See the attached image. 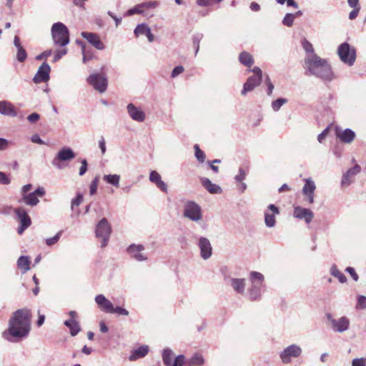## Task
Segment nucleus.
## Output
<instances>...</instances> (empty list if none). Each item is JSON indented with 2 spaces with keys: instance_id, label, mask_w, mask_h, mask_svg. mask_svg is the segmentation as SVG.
I'll list each match as a JSON object with an SVG mask.
<instances>
[{
  "instance_id": "obj_1",
  "label": "nucleus",
  "mask_w": 366,
  "mask_h": 366,
  "mask_svg": "<svg viewBox=\"0 0 366 366\" xmlns=\"http://www.w3.org/2000/svg\"><path fill=\"white\" fill-rule=\"evenodd\" d=\"M31 323L30 310L26 308L17 310L11 315L8 329L3 332L2 336L11 342H18L29 335Z\"/></svg>"
},
{
  "instance_id": "obj_2",
  "label": "nucleus",
  "mask_w": 366,
  "mask_h": 366,
  "mask_svg": "<svg viewBox=\"0 0 366 366\" xmlns=\"http://www.w3.org/2000/svg\"><path fill=\"white\" fill-rule=\"evenodd\" d=\"M307 74L315 76L323 81H331L335 78L330 65L325 59H321L317 54H311L305 60Z\"/></svg>"
},
{
  "instance_id": "obj_3",
  "label": "nucleus",
  "mask_w": 366,
  "mask_h": 366,
  "mask_svg": "<svg viewBox=\"0 0 366 366\" xmlns=\"http://www.w3.org/2000/svg\"><path fill=\"white\" fill-rule=\"evenodd\" d=\"M264 277L258 272H251L249 274L250 287L248 290L249 298L252 301L259 300L262 288L264 285Z\"/></svg>"
},
{
  "instance_id": "obj_4",
  "label": "nucleus",
  "mask_w": 366,
  "mask_h": 366,
  "mask_svg": "<svg viewBox=\"0 0 366 366\" xmlns=\"http://www.w3.org/2000/svg\"><path fill=\"white\" fill-rule=\"evenodd\" d=\"M51 33L55 45L65 46L69 44V31L63 23H54L51 26Z\"/></svg>"
},
{
  "instance_id": "obj_5",
  "label": "nucleus",
  "mask_w": 366,
  "mask_h": 366,
  "mask_svg": "<svg viewBox=\"0 0 366 366\" xmlns=\"http://www.w3.org/2000/svg\"><path fill=\"white\" fill-rule=\"evenodd\" d=\"M337 54L340 60L345 64L351 66L356 60V49L348 43L341 44L337 49Z\"/></svg>"
},
{
  "instance_id": "obj_6",
  "label": "nucleus",
  "mask_w": 366,
  "mask_h": 366,
  "mask_svg": "<svg viewBox=\"0 0 366 366\" xmlns=\"http://www.w3.org/2000/svg\"><path fill=\"white\" fill-rule=\"evenodd\" d=\"M183 215L184 217L194 222H198L202 220L203 218L201 207L193 201H187L185 202Z\"/></svg>"
},
{
  "instance_id": "obj_7",
  "label": "nucleus",
  "mask_w": 366,
  "mask_h": 366,
  "mask_svg": "<svg viewBox=\"0 0 366 366\" xmlns=\"http://www.w3.org/2000/svg\"><path fill=\"white\" fill-rule=\"evenodd\" d=\"M112 232L111 225L106 218H102L96 227V237L102 239V247L107 245Z\"/></svg>"
},
{
  "instance_id": "obj_8",
  "label": "nucleus",
  "mask_w": 366,
  "mask_h": 366,
  "mask_svg": "<svg viewBox=\"0 0 366 366\" xmlns=\"http://www.w3.org/2000/svg\"><path fill=\"white\" fill-rule=\"evenodd\" d=\"M87 82L99 93H104L107 90L108 86L107 77L99 73L90 74L87 78Z\"/></svg>"
},
{
  "instance_id": "obj_9",
  "label": "nucleus",
  "mask_w": 366,
  "mask_h": 366,
  "mask_svg": "<svg viewBox=\"0 0 366 366\" xmlns=\"http://www.w3.org/2000/svg\"><path fill=\"white\" fill-rule=\"evenodd\" d=\"M302 350L299 345L292 344L280 352V358L282 363L290 364L292 358L299 357L302 355Z\"/></svg>"
},
{
  "instance_id": "obj_10",
  "label": "nucleus",
  "mask_w": 366,
  "mask_h": 366,
  "mask_svg": "<svg viewBox=\"0 0 366 366\" xmlns=\"http://www.w3.org/2000/svg\"><path fill=\"white\" fill-rule=\"evenodd\" d=\"M17 219L20 222V226L18 228V233L21 234L27 227H29L31 221L29 216L27 214V211L23 207H19L14 209Z\"/></svg>"
},
{
  "instance_id": "obj_11",
  "label": "nucleus",
  "mask_w": 366,
  "mask_h": 366,
  "mask_svg": "<svg viewBox=\"0 0 366 366\" xmlns=\"http://www.w3.org/2000/svg\"><path fill=\"white\" fill-rule=\"evenodd\" d=\"M173 352L170 349H164L162 352V360L165 366H183L184 363V356L178 355L172 362Z\"/></svg>"
},
{
  "instance_id": "obj_12",
  "label": "nucleus",
  "mask_w": 366,
  "mask_h": 366,
  "mask_svg": "<svg viewBox=\"0 0 366 366\" xmlns=\"http://www.w3.org/2000/svg\"><path fill=\"white\" fill-rule=\"evenodd\" d=\"M50 70V66L46 62H44L34 76L33 81L35 84L47 81L49 79Z\"/></svg>"
},
{
  "instance_id": "obj_13",
  "label": "nucleus",
  "mask_w": 366,
  "mask_h": 366,
  "mask_svg": "<svg viewBox=\"0 0 366 366\" xmlns=\"http://www.w3.org/2000/svg\"><path fill=\"white\" fill-rule=\"evenodd\" d=\"M81 36L97 49L103 50L104 49V44L101 41L99 36L97 34L82 31L81 33Z\"/></svg>"
},
{
  "instance_id": "obj_14",
  "label": "nucleus",
  "mask_w": 366,
  "mask_h": 366,
  "mask_svg": "<svg viewBox=\"0 0 366 366\" xmlns=\"http://www.w3.org/2000/svg\"><path fill=\"white\" fill-rule=\"evenodd\" d=\"M198 247L202 259H208L212 256V247L210 241L207 238L200 237L198 242Z\"/></svg>"
},
{
  "instance_id": "obj_15",
  "label": "nucleus",
  "mask_w": 366,
  "mask_h": 366,
  "mask_svg": "<svg viewBox=\"0 0 366 366\" xmlns=\"http://www.w3.org/2000/svg\"><path fill=\"white\" fill-rule=\"evenodd\" d=\"M127 112L129 117L137 122H143L146 119V114L143 110L136 107L134 104L129 103L127 106Z\"/></svg>"
},
{
  "instance_id": "obj_16",
  "label": "nucleus",
  "mask_w": 366,
  "mask_h": 366,
  "mask_svg": "<svg viewBox=\"0 0 366 366\" xmlns=\"http://www.w3.org/2000/svg\"><path fill=\"white\" fill-rule=\"evenodd\" d=\"M335 134L341 142L345 144H350L355 137V133L352 129H342L337 127L335 128Z\"/></svg>"
},
{
  "instance_id": "obj_17",
  "label": "nucleus",
  "mask_w": 366,
  "mask_h": 366,
  "mask_svg": "<svg viewBox=\"0 0 366 366\" xmlns=\"http://www.w3.org/2000/svg\"><path fill=\"white\" fill-rule=\"evenodd\" d=\"M293 215L295 218L304 219L307 224H310L314 217V213L310 209L300 206L295 207Z\"/></svg>"
},
{
  "instance_id": "obj_18",
  "label": "nucleus",
  "mask_w": 366,
  "mask_h": 366,
  "mask_svg": "<svg viewBox=\"0 0 366 366\" xmlns=\"http://www.w3.org/2000/svg\"><path fill=\"white\" fill-rule=\"evenodd\" d=\"M305 185L302 188V193L310 204L314 202V193L316 189L315 182L310 179H305Z\"/></svg>"
},
{
  "instance_id": "obj_19",
  "label": "nucleus",
  "mask_w": 366,
  "mask_h": 366,
  "mask_svg": "<svg viewBox=\"0 0 366 366\" xmlns=\"http://www.w3.org/2000/svg\"><path fill=\"white\" fill-rule=\"evenodd\" d=\"M144 247L142 244H132L127 248V252L130 256L137 261H144L147 259V256L142 253Z\"/></svg>"
},
{
  "instance_id": "obj_20",
  "label": "nucleus",
  "mask_w": 366,
  "mask_h": 366,
  "mask_svg": "<svg viewBox=\"0 0 366 366\" xmlns=\"http://www.w3.org/2000/svg\"><path fill=\"white\" fill-rule=\"evenodd\" d=\"M350 320L347 317H342L336 320H332L331 328L336 332H344L349 329Z\"/></svg>"
},
{
  "instance_id": "obj_21",
  "label": "nucleus",
  "mask_w": 366,
  "mask_h": 366,
  "mask_svg": "<svg viewBox=\"0 0 366 366\" xmlns=\"http://www.w3.org/2000/svg\"><path fill=\"white\" fill-rule=\"evenodd\" d=\"M361 171V167L358 164H355L353 167L349 169L342 175L341 184L342 186H349L352 182V178Z\"/></svg>"
},
{
  "instance_id": "obj_22",
  "label": "nucleus",
  "mask_w": 366,
  "mask_h": 366,
  "mask_svg": "<svg viewBox=\"0 0 366 366\" xmlns=\"http://www.w3.org/2000/svg\"><path fill=\"white\" fill-rule=\"evenodd\" d=\"M95 302L100 310L107 313H112L113 304L104 295H98L95 297Z\"/></svg>"
},
{
  "instance_id": "obj_23",
  "label": "nucleus",
  "mask_w": 366,
  "mask_h": 366,
  "mask_svg": "<svg viewBox=\"0 0 366 366\" xmlns=\"http://www.w3.org/2000/svg\"><path fill=\"white\" fill-rule=\"evenodd\" d=\"M76 157V154L70 147H64L61 148L55 157V162L56 160H61L62 162H70Z\"/></svg>"
},
{
  "instance_id": "obj_24",
  "label": "nucleus",
  "mask_w": 366,
  "mask_h": 366,
  "mask_svg": "<svg viewBox=\"0 0 366 366\" xmlns=\"http://www.w3.org/2000/svg\"><path fill=\"white\" fill-rule=\"evenodd\" d=\"M134 33L136 37H139L140 35H145L149 42H153L154 40V36L152 34L151 29L146 24H138Z\"/></svg>"
},
{
  "instance_id": "obj_25",
  "label": "nucleus",
  "mask_w": 366,
  "mask_h": 366,
  "mask_svg": "<svg viewBox=\"0 0 366 366\" xmlns=\"http://www.w3.org/2000/svg\"><path fill=\"white\" fill-rule=\"evenodd\" d=\"M262 79L259 76H250L247 79L246 82L244 84L243 89L242 90V94L245 95L247 92L252 91L255 87L259 85Z\"/></svg>"
},
{
  "instance_id": "obj_26",
  "label": "nucleus",
  "mask_w": 366,
  "mask_h": 366,
  "mask_svg": "<svg viewBox=\"0 0 366 366\" xmlns=\"http://www.w3.org/2000/svg\"><path fill=\"white\" fill-rule=\"evenodd\" d=\"M14 45L17 49L16 59L19 62H24L27 58V52L21 44L20 39L18 36L14 38Z\"/></svg>"
},
{
  "instance_id": "obj_27",
  "label": "nucleus",
  "mask_w": 366,
  "mask_h": 366,
  "mask_svg": "<svg viewBox=\"0 0 366 366\" xmlns=\"http://www.w3.org/2000/svg\"><path fill=\"white\" fill-rule=\"evenodd\" d=\"M268 209L272 212V214L268 212L264 213V222L267 227H273L275 225L276 219L274 217L275 214H279V209L274 204H269Z\"/></svg>"
},
{
  "instance_id": "obj_28",
  "label": "nucleus",
  "mask_w": 366,
  "mask_h": 366,
  "mask_svg": "<svg viewBox=\"0 0 366 366\" xmlns=\"http://www.w3.org/2000/svg\"><path fill=\"white\" fill-rule=\"evenodd\" d=\"M0 114L9 117H16L17 115L14 105L6 101L0 102Z\"/></svg>"
},
{
  "instance_id": "obj_29",
  "label": "nucleus",
  "mask_w": 366,
  "mask_h": 366,
  "mask_svg": "<svg viewBox=\"0 0 366 366\" xmlns=\"http://www.w3.org/2000/svg\"><path fill=\"white\" fill-rule=\"evenodd\" d=\"M149 352V347L147 345H142L137 349L134 350L129 357L130 361H135L138 359L145 357Z\"/></svg>"
},
{
  "instance_id": "obj_30",
  "label": "nucleus",
  "mask_w": 366,
  "mask_h": 366,
  "mask_svg": "<svg viewBox=\"0 0 366 366\" xmlns=\"http://www.w3.org/2000/svg\"><path fill=\"white\" fill-rule=\"evenodd\" d=\"M230 284L233 290L241 295L244 293L246 282L243 278H232Z\"/></svg>"
},
{
  "instance_id": "obj_31",
  "label": "nucleus",
  "mask_w": 366,
  "mask_h": 366,
  "mask_svg": "<svg viewBox=\"0 0 366 366\" xmlns=\"http://www.w3.org/2000/svg\"><path fill=\"white\" fill-rule=\"evenodd\" d=\"M202 185L211 194H220L222 192L221 187L212 183L209 179L203 177L201 179Z\"/></svg>"
},
{
  "instance_id": "obj_32",
  "label": "nucleus",
  "mask_w": 366,
  "mask_h": 366,
  "mask_svg": "<svg viewBox=\"0 0 366 366\" xmlns=\"http://www.w3.org/2000/svg\"><path fill=\"white\" fill-rule=\"evenodd\" d=\"M18 202L20 204L24 203L25 204L30 207H34L39 204V199L34 195V194L30 192L28 194L24 195L19 199Z\"/></svg>"
},
{
  "instance_id": "obj_33",
  "label": "nucleus",
  "mask_w": 366,
  "mask_h": 366,
  "mask_svg": "<svg viewBox=\"0 0 366 366\" xmlns=\"http://www.w3.org/2000/svg\"><path fill=\"white\" fill-rule=\"evenodd\" d=\"M64 324L69 329L70 334L71 336H76L81 330L79 324L75 320H67L64 322Z\"/></svg>"
},
{
  "instance_id": "obj_34",
  "label": "nucleus",
  "mask_w": 366,
  "mask_h": 366,
  "mask_svg": "<svg viewBox=\"0 0 366 366\" xmlns=\"http://www.w3.org/2000/svg\"><path fill=\"white\" fill-rule=\"evenodd\" d=\"M18 267L25 273L30 269V259L28 257L21 256L17 261Z\"/></svg>"
},
{
  "instance_id": "obj_35",
  "label": "nucleus",
  "mask_w": 366,
  "mask_h": 366,
  "mask_svg": "<svg viewBox=\"0 0 366 366\" xmlns=\"http://www.w3.org/2000/svg\"><path fill=\"white\" fill-rule=\"evenodd\" d=\"M239 60L241 64L248 67H250L254 63L252 56L247 51H242L240 53Z\"/></svg>"
},
{
  "instance_id": "obj_36",
  "label": "nucleus",
  "mask_w": 366,
  "mask_h": 366,
  "mask_svg": "<svg viewBox=\"0 0 366 366\" xmlns=\"http://www.w3.org/2000/svg\"><path fill=\"white\" fill-rule=\"evenodd\" d=\"M103 179L107 183L116 187H119L120 176L119 174H104L103 176Z\"/></svg>"
},
{
  "instance_id": "obj_37",
  "label": "nucleus",
  "mask_w": 366,
  "mask_h": 366,
  "mask_svg": "<svg viewBox=\"0 0 366 366\" xmlns=\"http://www.w3.org/2000/svg\"><path fill=\"white\" fill-rule=\"evenodd\" d=\"M330 273L332 276L337 277L341 283L347 282V277L342 273L337 267L336 265H332L330 268Z\"/></svg>"
},
{
  "instance_id": "obj_38",
  "label": "nucleus",
  "mask_w": 366,
  "mask_h": 366,
  "mask_svg": "<svg viewBox=\"0 0 366 366\" xmlns=\"http://www.w3.org/2000/svg\"><path fill=\"white\" fill-rule=\"evenodd\" d=\"M144 5L145 4H137L134 7L129 9L127 11L126 15H127V16H132V15L136 14H142L143 13V9H144Z\"/></svg>"
},
{
  "instance_id": "obj_39",
  "label": "nucleus",
  "mask_w": 366,
  "mask_h": 366,
  "mask_svg": "<svg viewBox=\"0 0 366 366\" xmlns=\"http://www.w3.org/2000/svg\"><path fill=\"white\" fill-rule=\"evenodd\" d=\"M204 363V360L202 355L196 354L189 360V365L199 366Z\"/></svg>"
},
{
  "instance_id": "obj_40",
  "label": "nucleus",
  "mask_w": 366,
  "mask_h": 366,
  "mask_svg": "<svg viewBox=\"0 0 366 366\" xmlns=\"http://www.w3.org/2000/svg\"><path fill=\"white\" fill-rule=\"evenodd\" d=\"M287 102V99L285 98H279L277 100L272 102V108L274 112H277L280 110L281 107Z\"/></svg>"
},
{
  "instance_id": "obj_41",
  "label": "nucleus",
  "mask_w": 366,
  "mask_h": 366,
  "mask_svg": "<svg viewBox=\"0 0 366 366\" xmlns=\"http://www.w3.org/2000/svg\"><path fill=\"white\" fill-rule=\"evenodd\" d=\"M99 176L97 175L92 179V183L89 186L90 195H94L97 192V187L99 185Z\"/></svg>"
},
{
  "instance_id": "obj_42",
  "label": "nucleus",
  "mask_w": 366,
  "mask_h": 366,
  "mask_svg": "<svg viewBox=\"0 0 366 366\" xmlns=\"http://www.w3.org/2000/svg\"><path fill=\"white\" fill-rule=\"evenodd\" d=\"M295 19V14L288 13L285 16L282 20V24L287 26L290 27L292 26Z\"/></svg>"
},
{
  "instance_id": "obj_43",
  "label": "nucleus",
  "mask_w": 366,
  "mask_h": 366,
  "mask_svg": "<svg viewBox=\"0 0 366 366\" xmlns=\"http://www.w3.org/2000/svg\"><path fill=\"white\" fill-rule=\"evenodd\" d=\"M302 47L305 51L308 54L307 56L311 54H315L312 44L309 42L306 39H304L302 41Z\"/></svg>"
},
{
  "instance_id": "obj_44",
  "label": "nucleus",
  "mask_w": 366,
  "mask_h": 366,
  "mask_svg": "<svg viewBox=\"0 0 366 366\" xmlns=\"http://www.w3.org/2000/svg\"><path fill=\"white\" fill-rule=\"evenodd\" d=\"M195 149V157L199 162H204L205 159V154L203 151H202L197 144L194 145Z\"/></svg>"
},
{
  "instance_id": "obj_45",
  "label": "nucleus",
  "mask_w": 366,
  "mask_h": 366,
  "mask_svg": "<svg viewBox=\"0 0 366 366\" xmlns=\"http://www.w3.org/2000/svg\"><path fill=\"white\" fill-rule=\"evenodd\" d=\"M80 162H81V167L79 168V175L83 176L85 174V173L86 172V171L88 169V163H87V161L86 159H81Z\"/></svg>"
},
{
  "instance_id": "obj_46",
  "label": "nucleus",
  "mask_w": 366,
  "mask_h": 366,
  "mask_svg": "<svg viewBox=\"0 0 366 366\" xmlns=\"http://www.w3.org/2000/svg\"><path fill=\"white\" fill-rule=\"evenodd\" d=\"M61 232L60 231L53 237L46 239V244L48 246H51V245H54V244H56L59 241V239L61 237Z\"/></svg>"
},
{
  "instance_id": "obj_47",
  "label": "nucleus",
  "mask_w": 366,
  "mask_h": 366,
  "mask_svg": "<svg viewBox=\"0 0 366 366\" xmlns=\"http://www.w3.org/2000/svg\"><path fill=\"white\" fill-rule=\"evenodd\" d=\"M83 201V195L81 194H77L76 198L71 200V209L73 210L74 207H78Z\"/></svg>"
},
{
  "instance_id": "obj_48",
  "label": "nucleus",
  "mask_w": 366,
  "mask_h": 366,
  "mask_svg": "<svg viewBox=\"0 0 366 366\" xmlns=\"http://www.w3.org/2000/svg\"><path fill=\"white\" fill-rule=\"evenodd\" d=\"M112 313H117L119 315H124V316L129 315L128 310H127L126 309H124L123 307H119V306L115 307L113 306Z\"/></svg>"
},
{
  "instance_id": "obj_49",
  "label": "nucleus",
  "mask_w": 366,
  "mask_h": 366,
  "mask_svg": "<svg viewBox=\"0 0 366 366\" xmlns=\"http://www.w3.org/2000/svg\"><path fill=\"white\" fill-rule=\"evenodd\" d=\"M66 53H67V49H63L61 50L56 51L54 56L53 61L56 62V61H59Z\"/></svg>"
},
{
  "instance_id": "obj_50",
  "label": "nucleus",
  "mask_w": 366,
  "mask_h": 366,
  "mask_svg": "<svg viewBox=\"0 0 366 366\" xmlns=\"http://www.w3.org/2000/svg\"><path fill=\"white\" fill-rule=\"evenodd\" d=\"M162 178H161V176L160 174L157 172V171H152L150 172V174H149V180L152 182V183H156L159 180H160Z\"/></svg>"
},
{
  "instance_id": "obj_51",
  "label": "nucleus",
  "mask_w": 366,
  "mask_h": 366,
  "mask_svg": "<svg viewBox=\"0 0 366 366\" xmlns=\"http://www.w3.org/2000/svg\"><path fill=\"white\" fill-rule=\"evenodd\" d=\"M184 69L182 66H177L174 67L172 71L171 77L175 78L179 76L180 74L183 73Z\"/></svg>"
},
{
  "instance_id": "obj_52",
  "label": "nucleus",
  "mask_w": 366,
  "mask_h": 366,
  "mask_svg": "<svg viewBox=\"0 0 366 366\" xmlns=\"http://www.w3.org/2000/svg\"><path fill=\"white\" fill-rule=\"evenodd\" d=\"M10 183V178L4 172H0V184L7 185Z\"/></svg>"
},
{
  "instance_id": "obj_53",
  "label": "nucleus",
  "mask_w": 366,
  "mask_h": 366,
  "mask_svg": "<svg viewBox=\"0 0 366 366\" xmlns=\"http://www.w3.org/2000/svg\"><path fill=\"white\" fill-rule=\"evenodd\" d=\"M9 142L4 138L0 137V152L6 150L9 147Z\"/></svg>"
},
{
  "instance_id": "obj_54",
  "label": "nucleus",
  "mask_w": 366,
  "mask_h": 366,
  "mask_svg": "<svg viewBox=\"0 0 366 366\" xmlns=\"http://www.w3.org/2000/svg\"><path fill=\"white\" fill-rule=\"evenodd\" d=\"M246 177V172L242 168H239V174L235 176L234 179L236 182H242Z\"/></svg>"
},
{
  "instance_id": "obj_55",
  "label": "nucleus",
  "mask_w": 366,
  "mask_h": 366,
  "mask_svg": "<svg viewBox=\"0 0 366 366\" xmlns=\"http://www.w3.org/2000/svg\"><path fill=\"white\" fill-rule=\"evenodd\" d=\"M99 147L101 149L102 154H104L107 150L106 142L103 136L99 140Z\"/></svg>"
},
{
  "instance_id": "obj_56",
  "label": "nucleus",
  "mask_w": 366,
  "mask_h": 366,
  "mask_svg": "<svg viewBox=\"0 0 366 366\" xmlns=\"http://www.w3.org/2000/svg\"><path fill=\"white\" fill-rule=\"evenodd\" d=\"M39 114L36 112H34L27 117L28 121L31 124L36 123L39 119Z\"/></svg>"
},
{
  "instance_id": "obj_57",
  "label": "nucleus",
  "mask_w": 366,
  "mask_h": 366,
  "mask_svg": "<svg viewBox=\"0 0 366 366\" xmlns=\"http://www.w3.org/2000/svg\"><path fill=\"white\" fill-rule=\"evenodd\" d=\"M32 187H33V186L31 184H27L23 186L21 189V197L28 194H29L28 192H29L31 190Z\"/></svg>"
},
{
  "instance_id": "obj_58",
  "label": "nucleus",
  "mask_w": 366,
  "mask_h": 366,
  "mask_svg": "<svg viewBox=\"0 0 366 366\" xmlns=\"http://www.w3.org/2000/svg\"><path fill=\"white\" fill-rule=\"evenodd\" d=\"M345 271L347 272H348L352 278L355 280V281H357L358 279H359V277L357 275V274L356 273L355 270L354 268L351 267H347L345 269Z\"/></svg>"
},
{
  "instance_id": "obj_59",
  "label": "nucleus",
  "mask_w": 366,
  "mask_h": 366,
  "mask_svg": "<svg viewBox=\"0 0 366 366\" xmlns=\"http://www.w3.org/2000/svg\"><path fill=\"white\" fill-rule=\"evenodd\" d=\"M357 304L358 305L362 308H366V297L360 295L357 297Z\"/></svg>"
},
{
  "instance_id": "obj_60",
  "label": "nucleus",
  "mask_w": 366,
  "mask_h": 366,
  "mask_svg": "<svg viewBox=\"0 0 366 366\" xmlns=\"http://www.w3.org/2000/svg\"><path fill=\"white\" fill-rule=\"evenodd\" d=\"M155 184L162 192H167V185L162 180V179L159 180L157 182H156Z\"/></svg>"
},
{
  "instance_id": "obj_61",
  "label": "nucleus",
  "mask_w": 366,
  "mask_h": 366,
  "mask_svg": "<svg viewBox=\"0 0 366 366\" xmlns=\"http://www.w3.org/2000/svg\"><path fill=\"white\" fill-rule=\"evenodd\" d=\"M155 184L162 192H167V185L162 180V179L159 180L157 182H156Z\"/></svg>"
},
{
  "instance_id": "obj_62",
  "label": "nucleus",
  "mask_w": 366,
  "mask_h": 366,
  "mask_svg": "<svg viewBox=\"0 0 366 366\" xmlns=\"http://www.w3.org/2000/svg\"><path fill=\"white\" fill-rule=\"evenodd\" d=\"M155 184L162 192H167V185L162 180V179L159 180L157 182H156Z\"/></svg>"
},
{
  "instance_id": "obj_63",
  "label": "nucleus",
  "mask_w": 366,
  "mask_h": 366,
  "mask_svg": "<svg viewBox=\"0 0 366 366\" xmlns=\"http://www.w3.org/2000/svg\"><path fill=\"white\" fill-rule=\"evenodd\" d=\"M352 366H366L363 358H356L352 362Z\"/></svg>"
},
{
  "instance_id": "obj_64",
  "label": "nucleus",
  "mask_w": 366,
  "mask_h": 366,
  "mask_svg": "<svg viewBox=\"0 0 366 366\" xmlns=\"http://www.w3.org/2000/svg\"><path fill=\"white\" fill-rule=\"evenodd\" d=\"M31 141L33 143L39 144H44V142L39 137V136L36 134H33L31 137Z\"/></svg>"
}]
</instances>
